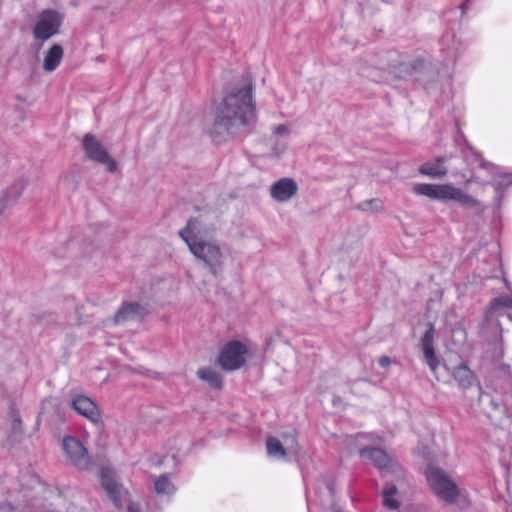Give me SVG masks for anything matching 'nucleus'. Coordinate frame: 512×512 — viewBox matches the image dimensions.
<instances>
[{"instance_id": "nucleus-1", "label": "nucleus", "mask_w": 512, "mask_h": 512, "mask_svg": "<svg viewBox=\"0 0 512 512\" xmlns=\"http://www.w3.org/2000/svg\"><path fill=\"white\" fill-rule=\"evenodd\" d=\"M253 83L250 77L244 78L241 87L227 94L218 106L210 135L215 142L225 136H235L246 131L256 118L253 99Z\"/></svg>"}, {"instance_id": "nucleus-2", "label": "nucleus", "mask_w": 512, "mask_h": 512, "mask_svg": "<svg viewBox=\"0 0 512 512\" xmlns=\"http://www.w3.org/2000/svg\"><path fill=\"white\" fill-rule=\"evenodd\" d=\"M199 227V219L191 218L178 234L194 257L201 261L213 275H218L222 269L223 254L216 241L204 239L199 235Z\"/></svg>"}, {"instance_id": "nucleus-3", "label": "nucleus", "mask_w": 512, "mask_h": 512, "mask_svg": "<svg viewBox=\"0 0 512 512\" xmlns=\"http://www.w3.org/2000/svg\"><path fill=\"white\" fill-rule=\"evenodd\" d=\"M34 489L44 492V499L47 501L45 508L50 512H84L88 496L81 491L66 489L59 490L56 487H48L38 477L33 476Z\"/></svg>"}, {"instance_id": "nucleus-4", "label": "nucleus", "mask_w": 512, "mask_h": 512, "mask_svg": "<svg viewBox=\"0 0 512 512\" xmlns=\"http://www.w3.org/2000/svg\"><path fill=\"white\" fill-rule=\"evenodd\" d=\"M413 192L433 200H454L465 206L479 205L476 199L451 184L419 183L413 186Z\"/></svg>"}, {"instance_id": "nucleus-5", "label": "nucleus", "mask_w": 512, "mask_h": 512, "mask_svg": "<svg viewBox=\"0 0 512 512\" xmlns=\"http://www.w3.org/2000/svg\"><path fill=\"white\" fill-rule=\"evenodd\" d=\"M425 476L431 490L446 503H454L459 495L457 484L440 468L430 466Z\"/></svg>"}, {"instance_id": "nucleus-6", "label": "nucleus", "mask_w": 512, "mask_h": 512, "mask_svg": "<svg viewBox=\"0 0 512 512\" xmlns=\"http://www.w3.org/2000/svg\"><path fill=\"white\" fill-rule=\"evenodd\" d=\"M248 353L249 348L246 343L232 340L221 348L217 363L224 371H235L245 365Z\"/></svg>"}, {"instance_id": "nucleus-7", "label": "nucleus", "mask_w": 512, "mask_h": 512, "mask_svg": "<svg viewBox=\"0 0 512 512\" xmlns=\"http://www.w3.org/2000/svg\"><path fill=\"white\" fill-rule=\"evenodd\" d=\"M359 455L363 459H368L377 468L382 475H401V465L385 451L379 448H362L359 450Z\"/></svg>"}, {"instance_id": "nucleus-8", "label": "nucleus", "mask_w": 512, "mask_h": 512, "mask_svg": "<svg viewBox=\"0 0 512 512\" xmlns=\"http://www.w3.org/2000/svg\"><path fill=\"white\" fill-rule=\"evenodd\" d=\"M62 450L66 460L74 467L80 470H87L91 465V459L86 447L80 440L73 436L64 437L62 440Z\"/></svg>"}, {"instance_id": "nucleus-9", "label": "nucleus", "mask_w": 512, "mask_h": 512, "mask_svg": "<svg viewBox=\"0 0 512 512\" xmlns=\"http://www.w3.org/2000/svg\"><path fill=\"white\" fill-rule=\"evenodd\" d=\"M63 22V15L53 9L43 10L33 29L34 37L38 40H48L58 33Z\"/></svg>"}, {"instance_id": "nucleus-10", "label": "nucleus", "mask_w": 512, "mask_h": 512, "mask_svg": "<svg viewBox=\"0 0 512 512\" xmlns=\"http://www.w3.org/2000/svg\"><path fill=\"white\" fill-rule=\"evenodd\" d=\"M82 147L90 160L105 165L109 172L116 171V161L110 156L104 146L93 135L86 134L83 137Z\"/></svg>"}, {"instance_id": "nucleus-11", "label": "nucleus", "mask_w": 512, "mask_h": 512, "mask_svg": "<svg viewBox=\"0 0 512 512\" xmlns=\"http://www.w3.org/2000/svg\"><path fill=\"white\" fill-rule=\"evenodd\" d=\"M436 330L432 322L427 323L426 330L420 338V349L423 354V361L427 364L432 372H436L439 368L440 360L436 354L434 345Z\"/></svg>"}, {"instance_id": "nucleus-12", "label": "nucleus", "mask_w": 512, "mask_h": 512, "mask_svg": "<svg viewBox=\"0 0 512 512\" xmlns=\"http://www.w3.org/2000/svg\"><path fill=\"white\" fill-rule=\"evenodd\" d=\"M101 484L114 506L117 509H122L125 501L129 497L128 491L106 470L101 472Z\"/></svg>"}, {"instance_id": "nucleus-13", "label": "nucleus", "mask_w": 512, "mask_h": 512, "mask_svg": "<svg viewBox=\"0 0 512 512\" xmlns=\"http://www.w3.org/2000/svg\"><path fill=\"white\" fill-rule=\"evenodd\" d=\"M72 408L95 425L101 424V414L97 404L85 395H77L72 400Z\"/></svg>"}, {"instance_id": "nucleus-14", "label": "nucleus", "mask_w": 512, "mask_h": 512, "mask_svg": "<svg viewBox=\"0 0 512 512\" xmlns=\"http://www.w3.org/2000/svg\"><path fill=\"white\" fill-rule=\"evenodd\" d=\"M284 446L280 440L275 437H269L266 440L267 453L270 457L284 458L287 453L297 456L299 453V446L294 435L284 438Z\"/></svg>"}, {"instance_id": "nucleus-15", "label": "nucleus", "mask_w": 512, "mask_h": 512, "mask_svg": "<svg viewBox=\"0 0 512 512\" xmlns=\"http://www.w3.org/2000/svg\"><path fill=\"white\" fill-rule=\"evenodd\" d=\"M452 158L453 155L449 154L426 161L420 165L419 173L432 179H442L448 173L446 163Z\"/></svg>"}, {"instance_id": "nucleus-16", "label": "nucleus", "mask_w": 512, "mask_h": 512, "mask_svg": "<svg viewBox=\"0 0 512 512\" xmlns=\"http://www.w3.org/2000/svg\"><path fill=\"white\" fill-rule=\"evenodd\" d=\"M298 185L291 178H282L270 188L271 197L278 202H286L296 195Z\"/></svg>"}, {"instance_id": "nucleus-17", "label": "nucleus", "mask_w": 512, "mask_h": 512, "mask_svg": "<svg viewBox=\"0 0 512 512\" xmlns=\"http://www.w3.org/2000/svg\"><path fill=\"white\" fill-rule=\"evenodd\" d=\"M24 188L25 181L23 179H19L0 192V215L5 209L16 203Z\"/></svg>"}, {"instance_id": "nucleus-18", "label": "nucleus", "mask_w": 512, "mask_h": 512, "mask_svg": "<svg viewBox=\"0 0 512 512\" xmlns=\"http://www.w3.org/2000/svg\"><path fill=\"white\" fill-rule=\"evenodd\" d=\"M146 314V309L139 303L129 302L124 303L114 316V322L120 323L136 317H142Z\"/></svg>"}, {"instance_id": "nucleus-19", "label": "nucleus", "mask_w": 512, "mask_h": 512, "mask_svg": "<svg viewBox=\"0 0 512 512\" xmlns=\"http://www.w3.org/2000/svg\"><path fill=\"white\" fill-rule=\"evenodd\" d=\"M452 376L462 390H467L474 385L475 375L464 363L453 369Z\"/></svg>"}, {"instance_id": "nucleus-20", "label": "nucleus", "mask_w": 512, "mask_h": 512, "mask_svg": "<svg viewBox=\"0 0 512 512\" xmlns=\"http://www.w3.org/2000/svg\"><path fill=\"white\" fill-rule=\"evenodd\" d=\"M62 58H63L62 46L59 44L52 45L45 54L43 69L46 72H52V71L56 70V68L61 63Z\"/></svg>"}, {"instance_id": "nucleus-21", "label": "nucleus", "mask_w": 512, "mask_h": 512, "mask_svg": "<svg viewBox=\"0 0 512 512\" xmlns=\"http://www.w3.org/2000/svg\"><path fill=\"white\" fill-rule=\"evenodd\" d=\"M383 506L389 510L397 511L401 507L398 498V489L394 484H386L382 491Z\"/></svg>"}, {"instance_id": "nucleus-22", "label": "nucleus", "mask_w": 512, "mask_h": 512, "mask_svg": "<svg viewBox=\"0 0 512 512\" xmlns=\"http://www.w3.org/2000/svg\"><path fill=\"white\" fill-rule=\"evenodd\" d=\"M154 490L158 495H172L176 488L167 474L153 478Z\"/></svg>"}, {"instance_id": "nucleus-23", "label": "nucleus", "mask_w": 512, "mask_h": 512, "mask_svg": "<svg viewBox=\"0 0 512 512\" xmlns=\"http://www.w3.org/2000/svg\"><path fill=\"white\" fill-rule=\"evenodd\" d=\"M197 376L202 381L206 382L210 387L214 389H221L223 382L221 375L210 369V368H201L197 371Z\"/></svg>"}, {"instance_id": "nucleus-24", "label": "nucleus", "mask_w": 512, "mask_h": 512, "mask_svg": "<svg viewBox=\"0 0 512 512\" xmlns=\"http://www.w3.org/2000/svg\"><path fill=\"white\" fill-rule=\"evenodd\" d=\"M358 208L365 212H379L384 209V205L380 199H369L361 202Z\"/></svg>"}, {"instance_id": "nucleus-25", "label": "nucleus", "mask_w": 512, "mask_h": 512, "mask_svg": "<svg viewBox=\"0 0 512 512\" xmlns=\"http://www.w3.org/2000/svg\"><path fill=\"white\" fill-rule=\"evenodd\" d=\"M500 307H508L512 308V294L505 296H498L493 298L489 304V308L491 311H495Z\"/></svg>"}, {"instance_id": "nucleus-26", "label": "nucleus", "mask_w": 512, "mask_h": 512, "mask_svg": "<svg viewBox=\"0 0 512 512\" xmlns=\"http://www.w3.org/2000/svg\"><path fill=\"white\" fill-rule=\"evenodd\" d=\"M469 149H470V150H471V152L474 154V156H475L476 160H477V161H479L480 166H481L483 169L487 170V171H488L489 173H491V174H497V173H498L499 168H498L496 165H494V164H493V163H491V162H488V161L484 160V159L480 156V154H478L476 151H474V149H473L472 147H469Z\"/></svg>"}, {"instance_id": "nucleus-27", "label": "nucleus", "mask_w": 512, "mask_h": 512, "mask_svg": "<svg viewBox=\"0 0 512 512\" xmlns=\"http://www.w3.org/2000/svg\"><path fill=\"white\" fill-rule=\"evenodd\" d=\"M274 134L277 136L287 135L289 133L288 126L281 124L274 128Z\"/></svg>"}, {"instance_id": "nucleus-28", "label": "nucleus", "mask_w": 512, "mask_h": 512, "mask_svg": "<svg viewBox=\"0 0 512 512\" xmlns=\"http://www.w3.org/2000/svg\"><path fill=\"white\" fill-rule=\"evenodd\" d=\"M0 512H19V508L7 503L0 506Z\"/></svg>"}, {"instance_id": "nucleus-29", "label": "nucleus", "mask_w": 512, "mask_h": 512, "mask_svg": "<svg viewBox=\"0 0 512 512\" xmlns=\"http://www.w3.org/2000/svg\"><path fill=\"white\" fill-rule=\"evenodd\" d=\"M127 512H142L140 504L130 502L127 506Z\"/></svg>"}, {"instance_id": "nucleus-30", "label": "nucleus", "mask_w": 512, "mask_h": 512, "mask_svg": "<svg viewBox=\"0 0 512 512\" xmlns=\"http://www.w3.org/2000/svg\"><path fill=\"white\" fill-rule=\"evenodd\" d=\"M378 362L381 367L387 368L390 365L391 360L388 356H382L379 358Z\"/></svg>"}, {"instance_id": "nucleus-31", "label": "nucleus", "mask_w": 512, "mask_h": 512, "mask_svg": "<svg viewBox=\"0 0 512 512\" xmlns=\"http://www.w3.org/2000/svg\"><path fill=\"white\" fill-rule=\"evenodd\" d=\"M462 15H464L470 9V0H466L459 6Z\"/></svg>"}, {"instance_id": "nucleus-32", "label": "nucleus", "mask_w": 512, "mask_h": 512, "mask_svg": "<svg viewBox=\"0 0 512 512\" xmlns=\"http://www.w3.org/2000/svg\"><path fill=\"white\" fill-rule=\"evenodd\" d=\"M504 178L508 179V183H512V175H510V174L504 175Z\"/></svg>"}, {"instance_id": "nucleus-33", "label": "nucleus", "mask_w": 512, "mask_h": 512, "mask_svg": "<svg viewBox=\"0 0 512 512\" xmlns=\"http://www.w3.org/2000/svg\"><path fill=\"white\" fill-rule=\"evenodd\" d=\"M507 317L512 321V315L508 314Z\"/></svg>"}]
</instances>
